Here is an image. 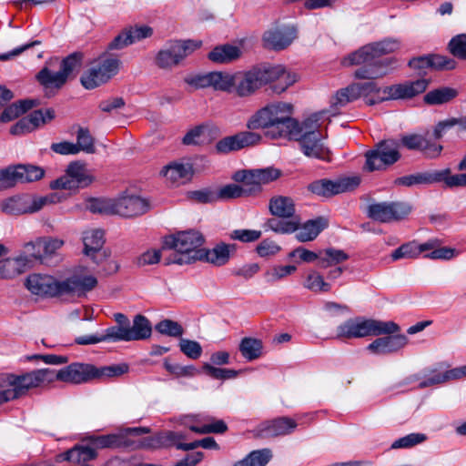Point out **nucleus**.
<instances>
[{
	"mask_svg": "<svg viewBox=\"0 0 466 466\" xmlns=\"http://www.w3.org/2000/svg\"><path fill=\"white\" fill-rule=\"evenodd\" d=\"M281 76L286 77L287 84L274 86V92L278 94L286 91L298 80L297 75L287 71L283 66L260 65L254 66L248 71L237 72L235 73V78H233V92L241 97L248 96L254 94L263 85Z\"/></svg>",
	"mask_w": 466,
	"mask_h": 466,
	"instance_id": "1",
	"label": "nucleus"
},
{
	"mask_svg": "<svg viewBox=\"0 0 466 466\" xmlns=\"http://www.w3.org/2000/svg\"><path fill=\"white\" fill-rule=\"evenodd\" d=\"M292 105L276 103L264 106L253 114L247 122L250 130L265 128L271 138L288 137L298 121L291 117Z\"/></svg>",
	"mask_w": 466,
	"mask_h": 466,
	"instance_id": "2",
	"label": "nucleus"
},
{
	"mask_svg": "<svg viewBox=\"0 0 466 466\" xmlns=\"http://www.w3.org/2000/svg\"><path fill=\"white\" fill-rule=\"evenodd\" d=\"M318 122L317 116L309 117L301 124L298 122L292 134L288 137L299 142V147L306 157L329 162L331 161V152L324 144Z\"/></svg>",
	"mask_w": 466,
	"mask_h": 466,
	"instance_id": "3",
	"label": "nucleus"
},
{
	"mask_svg": "<svg viewBox=\"0 0 466 466\" xmlns=\"http://www.w3.org/2000/svg\"><path fill=\"white\" fill-rule=\"evenodd\" d=\"M49 369H40L21 375L0 374V404L18 399L28 390L50 383Z\"/></svg>",
	"mask_w": 466,
	"mask_h": 466,
	"instance_id": "4",
	"label": "nucleus"
},
{
	"mask_svg": "<svg viewBox=\"0 0 466 466\" xmlns=\"http://www.w3.org/2000/svg\"><path fill=\"white\" fill-rule=\"evenodd\" d=\"M400 330L394 321H382L365 317L350 318L339 324L336 329L339 339H353L365 337H378L381 334H392Z\"/></svg>",
	"mask_w": 466,
	"mask_h": 466,
	"instance_id": "5",
	"label": "nucleus"
},
{
	"mask_svg": "<svg viewBox=\"0 0 466 466\" xmlns=\"http://www.w3.org/2000/svg\"><path fill=\"white\" fill-rule=\"evenodd\" d=\"M204 243L203 236L194 230L179 232L165 238L163 249H174V258H167L166 264H189L199 260Z\"/></svg>",
	"mask_w": 466,
	"mask_h": 466,
	"instance_id": "6",
	"label": "nucleus"
},
{
	"mask_svg": "<svg viewBox=\"0 0 466 466\" xmlns=\"http://www.w3.org/2000/svg\"><path fill=\"white\" fill-rule=\"evenodd\" d=\"M121 61L103 54L82 74L80 82L86 89H94L107 83L119 71Z\"/></svg>",
	"mask_w": 466,
	"mask_h": 466,
	"instance_id": "7",
	"label": "nucleus"
},
{
	"mask_svg": "<svg viewBox=\"0 0 466 466\" xmlns=\"http://www.w3.org/2000/svg\"><path fill=\"white\" fill-rule=\"evenodd\" d=\"M365 157V170H384L400 160V143L392 138L381 140L366 152Z\"/></svg>",
	"mask_w": 466,
	"mask_h": 466,
	"instance_id": "8",
	"label": "nucleus"
},
{
	"mask_svg": "<svg viewBox=\"0 0 466 466\" xmlns=\"http://www.w3.org/2000/svg\"><path fill=\"white\" fill-rule=\"evenodd\" d=\"M201 45V41L194 40L170 41L157 54L156 64L159 68L171 69L178 66Z\"/></svg>",
	"mask_w": 466,
	"mask_h": 466,
	"instance_id": "9",
	"label": "nucleus"
},
{
	"mask_svg": "<svg viewBox=\"0 0 466 466\" xmlns=\"http://www.w3.org/2000/svg\"><path fill=\"white\" fill-rule=\"evenodd\" d=\"M400 46V42L397 39H383L360 47L345 57L342 64L344 66H353L363 62H372L375 59L380 60V56L395 52Z\"/></svg>",
	"mask_w": 466,
	"mask_h": 466,
	"instance_id": "10",
	"label": "nucleus"
},
{
	"mask_svg": "<svg viewBox=\"0 0 466 466\" xmlns=\"http://www.w3.org/2000/svg\"><path fill=\"white\" fill-rule=\"evenodd\" d=\"M95 366L87 363H71L58 370L49 369L50 381L59 380L71 384L86 383L94 380Z\"/></svg>",
	"mask_w": 466,
	"mask_h": 466,
	"instance_id": "11",
	"label": "nucleus"
},
{
	"mask_svg": "<svg viewBox=\"0 0 466 466\" xmlns=\"http://www.w3.org/2000/svg\"><path fill=\"white\" fill-rule=\"evenodd\" d=\"M151 208L149 199L136 194H123L113 198V215L134 218L147 213Z\"/></svg>",
	"mask_w": 466,
	"mask_h": 466,
	"instance_id": "12",
	"label": "nucleus"
},
{
	"mask_svg": "<svg viewBox=\"0 0 466 466\" xmlns=\"http://www.w3.org/2000/svg\"><path fill=\"white\" fill-rule=\"evenodd\" d=\"M411 211V207L406 202H380L369 206L368 215L370 218L388 223L405 218Z\"/></svg>",
	"mask_w": 466,
	"mask_h": 466,
	"instance_id": "13",
	"label": "nucleus"
},
{
	"mask_svg": "<svg viewBox=\"0 0 466 466\" xmlns=\"http://www.w3.org/2000/svg\"><path fill=\"white\" fill-rule=\"evenodd\" d=\"M92 182L85 165L72 162L66 168V175L51 182L53 189H76L86 187Z\"/></svg>",
	"mask_w": 466,
	"mask_h": 466,
	"instance_id": "14",
	"label": "nucleus"
},
{
	"mask_svg": "<svg viewBox=\"0 0 466 466\" xmlns=\"http://www.w3.org/2000/svg\"><path fill=\"white\" fill-rule=\"evenodd\" d=\"M149 429L146 427L128 428L125 431L107 435H97L90 437V441L97 449L129 448L133 445L129 435H141L148 433Z\"/></svg>",
	"mask_w": 466,
	"mask_h": 466,
	"instance_id": "15",
	"label": "nucleus"
},
{
	"mask_svg": "<svg viewBox=\"0 0 466 466\" xmlns=\"http://www.w3.org/2000/svg\"><path fill=\"white\" fill-rule=\"evenodd\" d=\"M359 184L360 178L357 177H342L337 180L323 178L309 184V189L318 196L330 198L334 195L352 190Z\"/></svg>",
	"mask_w": 466,
	"mask_h": 466,
	"instance_id": "16",
	"label": "nucleus"
},
{
	"mask_svg": "<svg viewBox=\"0 0 466 466\" xmlns=\"http://www.w3.org/2000/svg\"><path fill=\"white\" fill-rule=\"evenodd\" d=\"M400 331L375 339L366 350L374 355H390L399 352L406 347L409 339L406 335L399 334Z\"/></svg>",
	"mask_w": 466,
	"mask_h": 466,
	"instance_id": "17",
	"label": "nucleus"
},
{
	"mask_svg": "<svg viewBox=\"0 0 466 466\" xmlns=\"http://www.w3.org/2000/svg\"><path fill=\"white\" fill-rule=\"evenodd\" d=\"M429 85V80L420 78L415 81H406L401 84L386 86L382 89L385 96L381 100L387 99H410L423 93Z\"/></svg>",
	"mask_w": 466,
	"mask_h": 466,
	"instance_id": "18",
	"label": "nucleus"
},
{
	"mask_svg": "<svg viewBox=\"0 0 466 466\" xmlns=\"http://www.w3.org/2000/svg\"><path fill=\"white\" fill-rule=\"evenodd\" d=\"M448 367L449 365L446 363H440L436 368L427 370L424 373L423 380L419 384V388L424 389L466 377V365L441 371L443 368Z\"/></svg>",
	"mask_w": 466,
	"mask_h": 466,
	"instance_id": "19",
	"label": "nucleus"
},
{
	"mask_svg": "<svg viewBox=\"0 0 466 466\" xmlns=\"http://www.w3.org/2000/svg\"><path fill=\"white\" fill-rule=\"evenodd\" d=\"M261 140V136L251 131L238 132L226 137L217 142L215 148L218 154H228L238 151L244 147L255 146Z\"/></svg>",
	"mask_w": 466,
	"mask_h": 466,
	"instance_id": "20",
	"label": "nucleus"
},
{
	"mask_svg": "<svg viewBox=\"0 0 466 466\" xmlns=\"http://www.w3.org/2000/svg\"><path fill=\"white\" fill-rule=\"evenodd\" d=\"M5 174L7 177L5 179L7 188H10L16 183H29L41 179L45 170L38 166L19 164L5 167Z\"/></svg>",
	"mask_w": 466,
	"mask_h": 466,
	"instance_id": "21",
	"label": "nucleus"
},
{
	"mask_svg": "<svg viewBox=\"0 0 466 466\" xmlns=\"http://www.w3.org/2000/svg\"><path fill=\"white\" fill-rule=\"evenodd\" d=\"M25 286L35 295L62 296L61 281L49 275H30L26 279Z\"/></svg>",
	"mask_w": 466,
	"mask_h": 466,
	"instance_id": "22",
	"label": "nucleus"
},
{
	"mask_svg": "<svg viewBox=\"0 0 466 466\" xmlns=\"http://www.w3.org/2000/svg\"><path fill=\"white\" fill-rule=\"evenodd\" d=\"M183 439L184 436L179 432L166 431L155 435L144 437L138 441H132L133 445L130 448L156 450L170 446H176L178 449L179 442Z\"/></svg>",
	"mask_w": 466,
	"mask_h": 466,
	"instance_id": "23",
	"label": "nucleus"
},
{
	"mask_svg": "<svg viewBox=\"0 0 466 466\" xmlns=\"http://www.w3.org/2000/svg\"><path fill=\"white\" fill-rule=\"evenodd\" d=\"M296 37L297 31L294 27L268 29L262 36L263 46L276 51L282 50L287 48Z\"/></svg>",
	"mask_w": 466,
	"mask_h": 466,
	"instance_id": "24",
	"label": "nucleus"
},
{
	"mask_svg": "<svg viewBox=\"0 0 466 466\" xmlns=\"http://www.w3.org/2000/svg\"><path fill=\"white\" fill-rule=\"evenodd\" d=\"M298 424L289 417H279L272 420L261 423L257 430V435L260 438H274L290 434Z\"/></svg>",
	"mask_w": 466,
	"mask_h": 466,
	"instance_id": "25",
	"label": "nucleus"
},
{
	"mask_svg": "<svg viewBox=\"0 0 466 466\" xmlns=\"http://www.w3.org/2000/svg\"><path fill=\"white\" fill-rule=\"evenodd\" d=\"M400 142L406 148L420 151L428 158L438 157L443 148L441 145L431 142L420 134L405 135L401 137Z\"/></svg>",
	"mask_w": 466,
	"mask_h": 466,
	"instance_id": "26",
	"label": "nucleus"
},
{
	"mask_svg": "<svg viewBox=\"0 0 466 466\" xmlns=\"http://www.w3.org/2000/svg\"><path fill=\"white\" fill-rule=\"evenodd\" d=\"M131 341L127 328L112 326L107 328L103 334L80 336L76 339L78 345H91L99 342Z\"/></svg>",
	"mask_w": 466,
	"mask_h": 466,
	"instance_id": "27",
	"label": "nucleus"
},
{
	"mask_svg": "<svg viewBox=\"0 0 466 466\" xmlns=\"http://www.w3.org/2000/svg\"><path fill=\"white\" fill-rule=\"evenodd\" d=\"M96 285L97 279L94 276H73L61 281L62 296H81L95 289Z\"/></svg>",
	"mask_w": 466,
	"mask_h": 466,
	"instance_id": "28",
	"label": "nucleus"
},
{
	"mask_svg": "<svg viewBox=\"0 0 466 466\" xmlns=\"http://www.w3.org/2000/svg\"><path fill=\"white\" fill-rule=\"evenodd\" d=\"M84 253L86 256L99 255L104 258L108 255L107 249H103L105 243L104 231L98 228H92L84 231L83 233Z\"/></svg>",
	"mask_w": 466,
	"mask_h": 466,
	"instance_id": "29",
	"label": "nucleus"
},
{
	"mask_svg": "<svg viewBox=\"0 0 466 466\" xmlns=\"http://www.w3.org/2000/svg\"><path fill=\"white\" fill-rule=\"evenodd\" d=\"M32 259L28 256L23 255L0 260V279H15L24 273L29 268Z\"/></svg>",
	"mask_w": 466,
	"mask_h": 466,
	"instance_id": "30",
	"label": "nucleus"
},
{
	"mask_svg": "<svg viewBox=\"0 0 466 466\" xmlns=\"http://www.w3.org/2000/svg\"><path fill=\"white\" fill-rule=\"evenodd\" d=\"M390 64L391 60L388 58L383 60L375 59L372 62H363L360 64L362 66L355 71L354 76L359 79L373 80L380 78L387 75L388 67Z\"/></svg>",
	"mask_w": 466,
	"mask_h": 466,
	"instance_id": "31",
	"label": "nucleus"
},
{
	"mask_svg": "<svg viewBox=\"0 0 466 466\" xmlns=\"http://www.w3.org/2000/svg\"><path fill=\"white\" fill-rule=\"evenodd\" d=\"M235 251V245L219 243L211 249L202 248L199 260H204L215 266H223L228 263L230 255Z\"/></svg>",
	"mask_w": 466,
	"mask_h": 466,
	"instance_id": "32",
	"label": "nucleus"
},
{
	"mask_svg": "<svg viewBox=\"0 0 466 466\" xmlns=\"http://www.w3.org/2000/svg\"><path fill=\"white\" fill-rule=\"evenodd\" d=\"M456 62L441 56H420L410 60V67L422 71L428 68H438L451 70L455 67Z\"/></svg>",
	"mask_w": 466,
	"mask_h": 466,
	"instance_id": "33",
	"label": "nucleus"
},
{
	"mask_svg": "<svg viewBox=\"0 0 466 466\" xmlns=\"http://www.w3.org/2000/svg\"><path fill=\"white\" fill-rule=\"evenodd\" d=\"M161 174L172 184H182L191 178L193 169L188 163L172 162L164 167Z\"/></svg>",
	"mask_w": 466,
	"mask_h": 466,
	"instance_id": "34",
	"label": "nucleus"
},
{
	"mask_svg": "<svg viewBox=\"0 0 466 466\" xmlns=\"http://www.w3.org/2000/svg\"><path fill=\"white\" fill-rule=\"evenodd\" d=\"M328 227V220L323 217L310 219L305 222L301 227L299 226L296 238L299 242H308L314 240L319 233Z\"/></svg>",
	"mask_w": 466,
	"mask_h": 466,
	"instance_id": "35",
	"label": "nucleus"
},
{
	"mask_svg": "<svg viewBox=\"0 0 466 466\" xmlns=\"http://www.w3.org/2000/svg\"><path fill=\"white\" fill-rule=\"evenodd\" d=\"M269 211L273 216L281 218H295V203L289 197L276 196L270 198L268 204Z\"/></svg>",
	"mask_w": 466,
	"mask_h": 466,
	"instance_id": "36",
	"label": "nucleus"
},
{
	"mask_svg": "<svg viewBox=\"0 0 466 466\" xmlns=\"http://www.w3.org/2000/svg\"><path fill=\"white\" fill-rule=\"evenodd\" d=\"M241 54L242 51L238 46L226 44L214 47L208 57L217 64H228L238 59Z\"/></svg>",
	"mask_w": 466,
	"mask_h": 466,
	"instance_id": "37",
	"label": "nucleus"
},
{
	"mask_svg": "<svg viewBox=\"0 0 466 466\" xmlns=\"http://www.w3.org/2000/svg\"><path fill=\"white\" fill-rule=\"evenodd\" d=\"M232 178L239 183L246 197L256 196L262 190L259 182L252 170H239L234 173Z\"/></svg>",
	"mask_w": 466,
	"mask_h": 466,
	"instance_id": "38",
	"label": "nucleus"
},
{
	"mask_svg": "<svg viewBox=\"0 0 466 466\" xmlns=\"http://www.w3.org/2000/svg\"><path fill=\"white\" fill-rule=\"evenodd\" d=\"M131 341L144 340L150 338L152 325L147 317L137 314L134 317L132 324L127 328Z\"/></svg>",
	"mask_w": 466,
	"mask_h": 466,
	"instance_id": "39",
	"label": "nucleus"
},
{
	"mask_svg": "<svg viewBox=\"0 0 466 466\" xmlns=\"http://www.w3.org/2000/svg\"><path fill=\"white\" fill-rule=\"evenodd\" d=\"M38 105L39 101L36 99H24L15 102L5 108L0 115V121L3 123L10 122Z\"/></svg>",
	"mask_w": 466,
	"mask_h": 466,
	"instance_id": "40",
	"label": "nucleus"
},
{
	"mask_svg": "<svg viewBox=\"0 0 466 466\" xmlns=\"http://www.w3.org/2000/svg\"><path fill=\"white\" fill-rule=\"evenodd\" d=\"M64 456L65 460L73 463L72 466H90L88 461L95 459L96 453L89 447H76L66 451Z\"/></svg>",
	"mask_w": 466,
	"mask_h": 466,
	"instance_id": "41",
	"label": "nucleus"
},
{
	"mask_svg": "<svg viewBox=\"0 0 466 466\" xmlns=\"http://www.w3.org/2000/svg\"><path fill=\"white\" fill-rule=\"evenodd\" d=\"M438 177H436V171L434 172H422L416 173L408 176H403L400 177H397L394 180L395 186H403V187H412L414 185L420 184H433L438 182Z\"/></svg>",
	"mask_w": 466,
	"mask_h": 466,
	"instance_id": "42",
	"label": "nucleus"
},
{
	"mask_svg": "<svg viewBox=\"0 0 466 466\" xmlns=\"http://www.w3.org/2000/svg\"><path fill=\"white\" fill-rule=\"evenodd\" d=\"M272 456L270 449L256 450L249 452L244 459L235 462L233 466H266Z\"/></svg>",
	"mask_w": 466,
	"mask_h": 466,
	"instance_id": "43",
	"label": "nucleus"
},
{
	"mask_svg": "<svg viewBox=\"0 0 466 466\" xmlns=\"http://www.w3.org/2000/svg\"><path fill=\"white\" fill-rule=\"evenodd\" d=\"M458 96L454 88L443 86L428 92L423 100L427 105H441L450 102Z\"/></svg>",
	"mask_w": 466,
	"mask_h": 466,
	"instance_id": "44",
	"label": "nucleus"
},
{
	"mask_svg": "<svg viewBox=\"0 0 466 466\" xmlns=\"http://www.w3.org/2000/svg\"><path fill=\"white\" fill-rule=\"evenodd\" d=\"M36 78L40 84L46 87L56 88H60L67 80L60 70L58 72H52L47 67L41 69L38 72Z\"/></svg>",
	"mask_w": 466,
	"mask_h": 466,
	"instance_id": "45",
	"label": "nucleus"
},
{
	"mask_svg": "<svg viewBox=\"0 0 466 466\" xmlns=\"http://www.w3.org/2000/svg\"><path fill=\"white\" fill-rule=\"evenodd\" d=\"M261 341L253 338H244L239 344V351L248 360H254L261 354Z\"/></svg>",
	"mask_w": 466,
	"mask_h": 466,
	"instance_id": "46",
	"label": "nucleus"
},
{
	"mask_svg": "<svg viewBox=\"0 0 466 466\" xmlns=\"http://www.w3.org/2000/svg\"><path fill=\"white\" fill-rule=\"evenodd\" d=\"M3 212L8 215H21L27 212V198L13 197L1 204Z\"/></svg>",
	"mask_w": 466,
	"mask_h": 466,
	"instance_id": "47",
	"label": "nucleus"
},
{
	"mask_svg": "<svg viewBox=\"0 0 466 466\" xmlns=\"http://www.w3.org/2000/svg\"><path fill=\"white\" fill-rule=\"evenodd\" d=\"M235 74L211 72V87L216 90L233 92Z\"/></svg>",
	"mask_w": 466,
	"mask_h": 466,
	"instance_id": "48",
	"label": "nucleus"
},
{
	"mask_svg": "<svg viewBox=\"0 0 466 466\" xmlns=\"http://www.w3.org/2000/svg\"><path fill=\"white\" fill-rule=\"evenodd\" d=\"M300 220L299 218H292L290 220H279L270 218L268 221V227L274 232L279 234H290L299 229Z\"/></svg>",
	"mask_w": 466,
	"mask_h": 466,
	"instance_id": "49",
	"label": "nucleus"
},
{
	"mask_svg": "<svg viewBox=\"0 0 466 466\" xmlns=\"http://www.w3.org/2000/svg\"><path fill=\"white\" fill-rule=\"evenodd\" d=\"M77 153L84 151L87 154H94L96 152L95 139L91 136L87 128L79 127L76 133Z\"/></svg>",
	"mask_w": 466,
	"mask_h": 466,
	"instance_id": "50",
	"label": "nucleus"
},
{
	"mask_svg": "<svg viewBox=\"0 0 466 466\" xmlns=\"http://www.w3.org/2000/svg\"><path fill=\"white\" fill-rule=\"evenodd\" d=\"M352 85L345 88H341L331 97L330 106L337 110L339 107L345 106L347 104L358 99L355 91L352 90Z\"/></svg>",
	"mask_w": 466,
	"mask_h": 466,
	"instance_id": "51",
	"label": "nucleus"
},
{
	"mask_svg": "<svg viewBox=\"0 0 466 466\" xmlns=\"http://www.w3.org/2000/svg\"><path fill=\"white\" fill-rule=\"evenodd\" d=\"M64 245V241L59 238H40L36 241H30L24 245L25 249L30 251L31 248L35 247H43L44 252L46 255L54 254L57 249H59Z\"/></svg>",
	"mask_w": 466,
	"mask_h": 466,
	"instance_id": "52",
	"label": "nucleus"
},
{
	"mask_svg": "<svg viewBox=\"0 0 466 466\" xmlns=\"http://www.w3.org/2000/svg\"><path fill=\"white\" fill-rule=\"evenodd\" d=\"M129 367L127 363L113 364L101 368L95 367L94 379L116 378L127 373Z\"/></svg>",
	"mask_w": 466,
	"mask_h": 466,
	"instance_id": "53",
	"label": "nucleus"
},
{
	"mask_svg": "<svg viewBox=\"0 0 466 466\" xmlns=\"http://www.w3.org/2000/svg\"><path fill=\"white\" fill-rule=\"evenodd\" d=\"M82 62L83 54L80 52H75L62 60L60 71L68 79L71 74L80 69Z\"/></svg>",
	"mask_w": 466,
	"mask_h": 466,
	"instance_id": "54",
	"label": "nucleus"
},
{
	"mask_svg": "<svg viewBox=\"0 0 466 466\" xmlns=\"http://www.w3.org/2000/svg\"><path fill=\"white\" fill-rule=\"evenodd\" d=\"M438 182L443 181L448 187H466V173L451 175L450 168L436 171Z\"/></svg>",
	"mask_w": 466,
	"mask_h": 466,
	"instance_id": "55",
	"label": "nucleus"
},
{
	"mask_svg": "<svg viewBox=\"0 0 466 466\" xmlns=\"http://www.w3.org/2000/svg\"><path fill=\"white\" fill-rule=\"evenodd\" d=\"M209 422L202 426L191 425L189 430L198 434L223 433L228 430L227 424L222 420L209 419Z\"/></svg>",
	"mask_w": 466,
	"mask_h": 466,
	"instance_id": "56",
	"label": "nucleus"
},
{
	"mask_svg": "<svg viewBox=\"0 0 466 466\" xmlns=\"http://www.w3.org/2000/svg\"><path fill=\"white\" fill-rule=\"evenodd\" d=\"M424 433L414 432L396 440L390 446L391 449H409L424 442L427 440Z\"/></svg>",
	"mask_w": 466,
	"mask_h": 466,
	"instance_id": "57",
	"label": "nucleus"
},
{
	"mask_svg": "<svg viewBox=\"0 0 466 466\" xmlns=\"http://www.w3.org/2000/svg\"><path fill=\"white\" fill-rule=\"evenodd\" d=\"M156 330L163 335L180 338L184 333L183 327L172 319H163L156 325Z\"/></svg>",
	"mask_w": 466,
	"mask_h": 466,
	"instance_id": "58",
	"label": "nucleus"
},
{
	"mask_svg": "<svg viewBox=\"0 0 466 466\" xmlns=\"http://www.w3.org/2000/svg\"><path fill=\"white\" fill-rule=\"evenodd\" d=\"M420 256L418 243L416 241H410L402 244L391 253L392 260H399L401 258H414Z\"/></svg>",
	"mask_w": 466,
	"mask_h": 466,
	"instance_id": "59",
	"label": "nucleus"
},
{
	"mask_svg": "<svg viewBox=\"0 0 466 466\" xmlns=\"http://www.w3.org/2000/svg\"><path fill=\"white\" fill-rule=\"evenodd\" d=\"M448 48L453 56L466 60V34L453 36L449 42Z\"/></svg>",
	"mask_w": 466,
	"mask_h": 466,
	"instance_id": "60",
	"label": "nucleus"
},
{
	"mask_svg": "<svg viewBox=\"0 0 466 466\" xmlns=\"http://www.w3.org/2000/svg\"><path fill=\"white\" fill-rule=\"evenodd\" d=\"M203 370L211 378L222 380L235 379L239 373V370L217 368L208 363L203 365Z\"/></svg>",
	"mask_w": 466,
	"mask_h": 466,
	"instance_id": "61",
	"label": "nucleus"
},
{
	"mask_svg": "<svg viewBox=\"0 0 466 466\" xmlns=\"http://www.w3.org/2000/svg\"><path fill=\"white\" fill-rule=\"evenodd\" d=\"M27 117L35 130L52 121L55 118V110L52 108L35 110Z\"/></svg>",
	"mask_w": 466,
	"mask_h": 466,
	"instance_id": "62",
	"label": "nucleus"
},
{
	"mask_svg": "<svg viewBox=\"0 0 466 466\" xmlns=\"http://www.w3.org/2000/svg\"><path fill=\"white\" fill-rule=\"evenodd\" d=\"M305 288L314 292H328L331 287L324 281L323 277L319 273L312 271L307 277Z\"/></svg>",
	"mask_w": 466,
	"mask_h": 466,
	"instance_id": "63",
	"label": "nucleus"
},
{
	"mask_svg": "<svg viewBox=\"0 0 466 466\" xmlns=\"http://www.w3.org/2000/svg\"><path fill=\"white\" fill-rule=\"evenodd\" d=\"M179 349L187 357L197 360L201 356L202 347L196 341L181 338L179 340Z\"/></svg>",
	"mask_w": 466,
	"mask_h": 466,
	"instance_id": "64",
	"label": "nucleus"
}]
</instances>
